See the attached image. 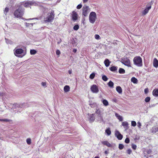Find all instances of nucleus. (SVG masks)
<instances>
[{
    "label": "nucleus",
    "instance_id": "4c0bfd02",
    "mask_svg": "<svg viewBox=\"0 0 158 158\" xmlns=\"http://www.w3.org/2000/svg\"><path fill=\"white\" fill-rule=\"evenodd\" d=\"M5 40L7 44H11L12 43V42L11 41L9 40L6 38H5Z\"/></svg>",
    "mask_w": 158,
    "mask_h": 158
},
{
    "label": "nucleus",
    "instance_id": "4468645a",
    "mask_svg": "<svg viewBox=\"0 0 158 158\" xmlns=\"http://www.w3.org/2000/svg\"><path fill=\"white\" fill-rule=\"evenodd\" d=\"M95 114H89V118L90 122H93L95 120V117L94 115Z\"/></svg>",
    "mask_w": 158,
    "mask_h": 158
},
{
    "label": "nucleus",
    "instance_id": "2eb2a0df",
    "mask_svg": "<svg viewBox=\"0 0 158 158\" xmlns=\"http://www.w3.org/2000/svg\"><path fill=\"white\" fill-rule=\"evenodd\" d=\"M128 123L126 121L123 122L122 123V125L124 127L126 130L128 128Z\"/></svg>",
    "mask_w": 158,
    "mask_h": 158
},
{
    "label": "nucleus",
    "instance_id": "7c9ffc66",
    "mask_svg": "<svg viewBox=\"0 0 158 158\" xmlns=\"http://www.w3.org/2000/svg\"><path fill=\"white\" fill-rule=\"evenodd\" d=\"M108 85L111 87H113V85H114V83H113L111 81H110L108 83Z\"/></svg>",
    "mask_w": 158,
    "mask_h": 158
},
{
    "label": "nucleus",
    "instance_id": "dca6fc26",
    "mask_svg": "<svg viewBox=\"0 0 158 158\" xmlns=\"http://www.w3.org/2000/svg\"><path fill=\"white\" fill-rule=\"evenodd\" d=\"M151 132L154 133L158 131V127L156 126L153 127L151 130Z\"/></svg>",
    "mask_w": 158,
    "mask_h": 158
},
{
    "label": "nucleus",
    "instance_id": "f03ea898",
    "mask_svg": "<svg viewBox=\"0 0 158 158\" xmlns=\"http://www.w3.org/2000/svg\"><path fill=\"white\" fill-rule=\"evenodd\" d=\"M14 53L15 56L20 57H22L25 55L23 50L21 48H15L14 50Z\"/></svg>",
    "mask_w": 158,
    "mask_h": 158
},
{
    "label": "nucleus",
    "instance_id": "6e6552de",
    "mask_svg": "<svg viewBox=\"0 0 158 158\" xmlns=\"http://www.w3.org/2000/svg\"><path fill=\"white\" fill-rule=\"evenodd\" d=\"M121 61L125 65L128 67H131L130 60L127 57H124L122 58L121 60Z\"/></svg>",
    "mask_w": 158,
    "mask_h": 158
},
{
    "label": "nucleus",
    "instance_id": "4d7b16f0",
    "mask_svg": "<svg viewBox=\"0 0 158 158\" xmlns=\"http://www.w3.org/2000/svg\"><path fill=\"white\" fill-rule=\"evenodd\" d=\"M88 0H83V2L84 3L88 1Z\"/></svg>",
    "mask_w": 158,
    "mask_h": 158
},
{
    "label": "nucleus",
    "instance_id": "680f3d73",
    "mask_svg": "<svg viewBox=\"0 0 158 158\" xmlns=\"http://www.w3.org/2000/svg\"><path fill=\"white\" fill-rule=\"evenodd\" d=\"M30 24H31L32 26L33 25V23H30Z\"/></svg>",
    "mask_w": 158,
    "mask_h": 158
},
{
    "label": "nucleus",
    "instance_id": "f3484780",
    "mask_svg": "<svg viewBox=\"0 0 158 158\" xmlns=\"http://www.w3.org/2000/svg\"><path fill=\"white\" fill-rule=\"evenodd\" d=\"M102 143L104 145H105L108 147H111V144L108 141H102Z\"/></svg>",
    "mask_w": 158,
    "mask_h": 158
},
{
    "label": "nucleus",
    "instance_id": "39448f33",
    "mask_svg": "<svg viewBox=\"0 0 158 158\" xmlns=\"http://www.w3.org/2000/svg\"><path fill=\"white\" fill-rule=\"evenodd\" d=\"M95 114H97L96 118L98 121H101L103 120L102 113L99 109H96L95 111Z\"/></svg>",
    "mask_w": 158,
    "mask_h": 158
},
{
    "label": "nucleus",
    "instance_id": "69168bd1",
    "mask_svg": "<svg viewBox=\"0 0 158 158\" xmlns=\"http://www.w3.org/2000/svg\"><path fill=\"white\" fill-rule=\"evenodd\" d=\"M26 26H28V25H27H27H26Z\"/></svg>",
    "mask_w": 158,
    "mask_h": 158
},
{
    "label": "nucleus",
    "instance_id": "13d9d810",
    "mask_svg": "<svg viewBox=\"0 0 158 158\" xmlns=\"http://www.w3.org/2000/svg\"><path fill=\"white\" fill-rule=\"evenodd\" d=\"M108 153V152L107 151H105V154H107Z\"/></svg>",
    "mask_w": 158,
    "mask_h": 158
},
{
    "label": "nucleus",
    "instance_id": "1a4fd4ad",
    "mask_svg": "<svg viewBox=\"0 0 158 158\" xmlns=\"http://www.w3.org/2000/svg\"><path fill=\"white\" fill-rule=\"evenodd\" d=\"M90 90L94 93H98L99 91L98 86L95 85H93L91 86Z\"/></svg>",
    "mask_w": 158,
    "mask_h": 158
},
{
    "label": "nucleus",
    "instance_id": "ddd939ff",
    "mask_svg": "<svg viewBox=\"0 0 158 158\" xmlns=\"http://www.w3.org/2000/svg\"><path fill=\"white\" fill-rule=\"evenodd\" d=\"M78 15L75 11L72 12V18L73 21H76L77 19Z\"/></svg>",
    "mask_w": 158,
    "mask_h": 158
},
{
    "label": "nucleus",
    "instance_id": "f704fd0d",
    "mask_svg": "<svg viewBox=\"0 0 158 158\" xmlns=\"http://www.w3.org/2000/svg\"><path fill=\"white\" fill-rule=\"evenodd\" d=\"M102 79L103 81H107L108 78L106 76L103 75L102 76Z\"/></svg>",
    "mask_w": 158,
    "mask_h": 158
},
{
    "label": "nucleus",
    "instance_id": "3c124183",
    "mask_svg": "<svg viewBox=\"0 0 158 158\" xmlns=\"http://www.w3.org/2000/svg\"><path fill=\"white\" fill-rule=\"evenodd\" d=\"M91 106V107H93L94 106H97V104L96 103H93V104H90Z\"/></svg>",
    "mask_w": 158,
    "mask_h": 158
},
{
    "label": "nucleus",
    "instance_id": "7ed1b4c3",
    "mask_svg": "<svg viewBox=\"0 0 158 158\" xmlns=\"http://www.w3.org/2000/svg\"><path fill=\"white\" fill-rule=\"evenodd\" d=\"M97 19L96 13L94 12H91L89 16V19L90 22L94 23Z\"/></svg>",
    "mask_w": 158,
    "mask_h": 158
},
{
    "label": "nucleus",
    "instance_id": "4be33fe9",
    "mask_svg": "<svg viewBox=\"0 0 158 158\" xmlns=\"http://www.w3.org/2000/svg\"><path fill=\"white\" fill-rule=\"evenodd\" d=\"M152 93L154 96L156 97H158V89L154 90Z\"/></svg>",
    "mask_w": 158,
    "mask_h": 158
},
{
    "label": "nucleus",
    "instance_id": "6e6d98bb",
    "mask_svg": "<svg viewBox=\"0 0 158 158\" xmlns=\"http://www.w3.org/2000/svg\"><path fill=\"white\" fill-rule=\"evenodd\" d=\"M68 73L69 74H71L72 73V70H69L68 71Z\"/></svg>",
    "mask_w": 158,
    "mask_h": 158
},
{
    "label": "nucleus",
    "instance_id": "f8f14e48",
    "mask_svg": "<svg viewBox=\"0 0 158 158\" xmlns=\"http://www.w3.org/2000/svg\"><path fill=\"white\" fill-rule=\"evenodd\" d=\"M151 8V6L150 4L147 5L146 8L142 12V14L143 15H146Z\"/></svg>",
    "mask_w": 158,
    "mask_h": 158
},
{
    "label": "nucleus",
    "instance_id": "bf43d9fd",
    "mask_svg": "<svg viewBox=\"0 0 158 158\" xmlns=\"http://www.w3.org/2000/svg\"><path fill=\"white\" fill-rule=\"evenodd\" d=\"M94 158H99L98 156H95Z\"/></svg>",
    "mask_w": 158,
    "mask_h": 158
},
{
    "label": "nucleus",
    "instance_id": "052dcab7",
    "mask_svg": "<svg viewBox=\"0 0 158 158\" xmlns=\"http://www.w3.org/2000/svg\"><path fill=\"white\" fill-rule=\"evenodd\" d=\"M61 42V41H60V42H58V44H60V43Z\"/></svg>",
    "mask_w": 158,
    "mask_h": 158
},
{
    "label": "nucleus",
    "instance_id": "58836bf2",
    "mask_svg": "<svg viewBox=\"0 0 158 158\" xmlns=\"http://www.w3.org/2000/svg\"><path fill=\"white\" fill-rule=\"evenodd\" d=\"M124 148V146L122 144H119V145L118 148L120 150Z\"/></svg>",
    "mask_w": 158,
    "mask_h": 158
},
{
    "label": "nucleus",
    "instance_id": "cd10ccee",
    "mask_svg": "<svg viewBox=\"0 0 158 158\" xmlns=\"http://www.w3.org/2000/svg\"><path fill=\"white\" fill-rule=\"evenodd\" d=\"M117 67L116 66H113L111 67L110 68V70L112 72H115L117 70Z\"/></svg>",
    "mask_w": 158,
    "mask_h": 158
},
{
    "label": "nucleus",
    "instance_id": "ea45409f",
    "mask_svg": "<svg viewBox=\"0 0 158 158\" xmlns=\"http://www.w3.org/2000/svg\"><path fill=\"white\" fill-rule=\"evenodd\" d=\"M150 100V98L149 97H147L145 99V101L146 102H148Z\"/></svg>",
    "mask_w": 158,
    "mask_h": 158
},
{
    "label": "nucleus",
    "instance_id": "423d86ee",
    "mask_svg": "<svg viewBox=\"0 0 158 158\" xmlns=\"http://www.w3.org/2000/svg\"><path fill=\"white\" fill-rule=\"evenodd\" d=\"M48 16L45 18L44 21L45 22H49L52 20L54 17V12H52L48 15Z\"/></svg>",
    "mask_w": 158,
    "mask_h": 158
},
{
    "label": "nucleus",
    "instance_id": "09e8293b",
    "mask_svg": "<svg viewBox=\"0 0 158 158\" xmlns=\"http://www.w3.org/2000/svg\"><path fill=\"white\" fill-rule=\"evenodd\" d=\"M127 152L128 154H130L131 153L132 151L130 149H128L127 151Z\"/></svg>",
    "mask_w": 158,
    "mask_h": 158
},
{
    "label": "nucleus",
    "instance_id": "0e129e2a",
    "mask_svg": "<svg viewBox=\"0 0 158 158\" xmlns=\"http://www.w3.org/2000/svg\"><path fill=\"white\" fill-rule=\"evenodd\" d=\"M18 106H19V105H17V107H18Z\"/></svg>",
    "mask_w": 158,
    "mask_h": 158
},
{
    "label": "nucleus",
    "instance_id": "de8ad7c7",
    "mask_svg": "<svg viewBox=\"0 0 158 158\" xmlns=\"http://www.w3.org/2000/svg\"><path fill=\"white\" fill-rule=\"evenodd\" d=\"M95 38L97 40L99 39L100 37L99 35H95Z\"/></svg>",
    "mask_w": 158,
    "mask_h": 158
},
{
    "label": "nucleus",
    "instance_id": "0eeeda50",
    "mask_svg": "<svg viewBox=\"0 0 158 158\" xmlns=\"http://www.w3.org/2000/svg\"><path fill=\"white\" fill-rule=\"evenodd\" d=\"M82 14L84 17L87 16L88 13L89 12L90 10L89 7L87 6H84L82 8Z\"/></svg>",
    "mask_w": 158,
    "mask_h": 158
},
{
    "label": "nucleus",
    "instance_id": "a19ab883",
    "mask_svg": "<svg viewBox=\"0 0 158 158\" xmlns=\"http://www.w3.org/2000/svg\"><path fill=\"white\" fill-rule=\"evenodd\" d=\"M41 85L44 87H46V82H42L41 83Z\"/></svg>",
    "mask_w": 158,
    "mask_h": 158
},
{
    "label": "nucleus",
    "instance_id": "a211bd4d",
    "mask_svg": "<svg viewBox=\"0 0 158 158\" xmlns=\"http://www.w3.org/2000/svg\"><path fill=\"white\" fill-rule=\"evenodd\" d=\"M153 65L156 68H157L158 67V60L156 58L154 59L153 60Z\"/></svg>",
    "mask_w": 158,
    "mask_h": 158
},
{
    "label": "nucleus",
    "instance_id": "9b49d317",
    "mask_svg": "<svg viewBox=\"0 0 158 158\" xmlns=\"http://www.w3.org/2000/svg\"><path fill=\"white\" fill-rule=\"evenodd\" d=\"M115 135L118 140H121L122 139L123 136L118 130H116L115 131Z\"/></svg>",
    "mask_w": 158,
    "mask_h": 158
},
{
    "label": "nucleus",
    "instance_id": "e433bc0d",
    "mask_svg": "<svg viewBox=\"0 0 158 158\" xmlns=\"http://www.w3.org/2000/svg\"><path fill=\"white\" fill-rule=\"evenodd\" d=\"M136 123L135 121H132L131 123V125L133 127H135L136 126Z\"/></svg>",
    "mask_w": 158,
    "mask_h": 158
},
{
    "label": "nucleus",
    "instance_id": "864d4df0",
    "mask_svg": "<svg viewBox=\"0 0 158 158\" xmlns=\"http://www.w3.org/2000/svg\"><path fill=\"white\" fill-rule=\"evenodd\" d=\"M144 92L145 94H147L148 92V88H146L144 89Z\"/></svg>",
    "mask_w": 158,
    "mask_h": 158
},
{
    "label": "nucleus",
    "instance_id": "8fccbe9b",
    "mask_svg": "<svg viewBox=\"0 0 158 158\" xmlns=\"http://www.w3.org/2000/svg\"><path fill=\"white\" fill-rule=\"evenodd\" d=\"M56 53L57 55H59L60 54V51L59 50H57L56 51Z\"/></svg>",
    "mask_w": 158,
    "mask_h": 158
},
{
    "label": "nucleus",
    "instance_id": "6ab92c4d",
    "mask_svg": "<svg viewBox=\"0 0 158 158\" xmlns=\"http://www.w3.org/2000/svg\"><path fill=\"white\" fill-rule=\"evenodd\" d=\"M115 116L120 121H122L123 120V117L117 113H115Z\"/></svg>",
    "mask_w": 158,
    "mask_h": 158
},
{
    "label": "nucleus",
    "instance_id": "5701e85b",
    "mask_svg": "<svg viewBox=\"0 0 158 158\" xmlns=\"http://www.w3.org/2000/svg\"><path fill=\"white\" fill-rule=\"evenodd\" d=\"M70 89L69 86L66 85L64 87V89L65 92H67L70 90Z\"/></svg>",
    "mask_w": 158,
    "mask_h": 158
},
{
    "label": "nucleus",
    "instance_id": "e2e57ef3",
    "mask_svg": "<svg viewBox=\"0 0 158 158\" xmlns=\"http://www.w3.org/2000/svg\"><path fill=\"white\" fill-rule=\"evenodd\" d=\"M26 24H29V23H26Z\"/></svg>",
    "mask_w": 158,
    "mask_h": 158
},
{
    "label": "nucleus",
    "instance_id": "473e14b6",
    "mask_svg": "<svg viewBox=\"0 0 158 158\" xmlns=\"http://www.w3.org/2000/svg\"><path fill=\"white\" fill-rule=\"evenodd\" d=\"M79 27L78 25H75L73 27V29L75 31H77L79 29Z\"/></svg>",
    "mask_w": 158,
    "mask_h": 158
},
{
    "label": "nucleus",
    "instance_id": "f257e3e1",
    "mask_svg": "<svg viewBox=\"0 0 158 158\" xmlns=\"http://www.w3.org/2000/svg\"><path fill=\"white\" fill-rule=\"evenodd\" d=\"M134 64L136 66L140 67L143 66L142 60L139 56L135 57L133 60Z\"/></svg>",
    "mask_w": 158,
    "mask_h": 158
},
{
    "label": "nucleus",
    "instance_id": "9d476101",
    "mask_svg": "<svg viewBox=\"0 0 158 158\" xmlns=\"http://www.w3.org/2000/svg\"><path fill=\"white\" fill-rule=\"evenodd\" d=\"M36 3L33 1H29L25 2L24 4V6L25 7H27L30 6L31 5H35L36 6Z\"/></svg>",
    "mask_w": 158,
    "mask_h": 158
},
{
    "label": "nucleus",
    "instance_id": "c03bdc74",
    "mask_svg": "<svg viewBox=\"0 0 158 158\" xmlns=\"http://www.w3.org/2000/svg\"><path fill=\"white\" fill-rule=\"evenodd\" d=\"M82 5L81 4L78 5L77 7V9H80L82 7Z\"/></svg>",
    "mask_w": 158,
    "mask_h": 158
},
{
    "label": "nucleus",
    "instance_id": "603ef678",
    "mask_svg": "<svg viewBox=\"0 0 158 158\" xmlns=\"http://www.w3.org/2000/svg\"><path fill=\"white\" fill-rule=\"evenodd\" d=\"M151 152L152 151L150 149L147 150V152L148 154H150Z\"/></svg>",
    "mask_w": 158,
    "mask_h": 158
},
{
    "label": "nucleus",
    "instance_id": "c85d7f7f",
    "mask_svg": "<svg viewBox=\"0 0 158 158\" xmlns=\"http://www.w3.org/2000/svg\"><path fill=\"white\" fill-rule=\"evenodd\" d=\"M37 52L34 49H31L30 50V53L31 55H35Z\"/></svg>",
    "mask_w": 158,
    "mask_h": 158
},
{
    "label": "nucleus",
    "instance_id": "49530a36",
    "mask_svg": "<svg viewBox=\"0 0 158 158\" xmlns=\"http://www.w3.org/2000/svg\"><path fill=\"white\" fill-rule=\"evenodd\" d=\"M138 126L139 128L140 129L141 128V124L140 122H138L137 123Z\"/></svg>",
    "mask_w": 158,
    "mask_h": 158
},
{
    "label": "nucleus",
    "instance_id": "72a5a7b5",
    "mask_svg": "<svg viewBox=\"0 0 158 158\" xmlns=\"http://www.w3.org/2000/svg\"><path fill=\"white\" fill-rule=\"evenodd\" d=\"M9 10V9L7 8L6 7L5 9L4 10V12L5 15H6L7 13L8 12Z\"/></svg>",
    "mask_w": 158,
    "mask_h": 158
},
{
    "label": "nucleus",
    "instance_id": "37998d69",
    "mask_svg": "<svg viewBox=\"0 0 158 158\" xmlns=\"http://www.w3.org/2000/svg\"><path fill=\"white\" fill-rule=\"evenodd\" d=\"M132 148L133 149L135 150L137 146L136 145L133 144L132 145Z\"/></svg>",
    "mask_w": 158,
    "mask_h": 158
},
{
    "label": "nucleus",
    "instance_id": "aec40b11",
    "mask_svg": "<svg viewBox=\"0 0 158 158\" xmlns=\"http://www.w3.org/2000/svg\"><path fill=\"white\" fill-rule=\"evenodd\" d=\"M110 63V62L108 59H105L104 61V63L105 66L107 67L109 66Z\"/></svg>",
    "mask_w": 158,
    "mask_h": 158
},
{
    "label": "nucleus",
    "instance_id": "bb28decb",
    "mask_svg": "<svg viewBox=\"0 0 158 158\" xmlns=\"http://www.w3.org/2000/svg\"><path fill=\"white\" fill-rule=\"evenodd\" d=\"M0 121L10 123L11 122H12V120L8 119H0Z\"/></svg>",
    "mask_w": 158,
    "mask_h": 158
},
{
    "label": "nucleus",
    "instance_id": "5fc2aeb1",
    "mask_svg": "<svg viewBox=\"0 0 158 158\" xmlns=\"http://www.w3.org/2000/svg\"><path fill=\"white\" fill-rule=\"evenodd\" d=\"M77 51V49H74L73 50V52L76 53Z\"/></svg>",
    "mask_w": 158,
    "mask_h": 158
},
{
    "label": "nucleus",
    "instance_id": "c9c22d12",
    "mask_svg": "<svg viewBox=\"0 0 158 158\" xmlns=\"http://www.w3.org/2000/svg\"><path fill=\"white\" fill-rule=\"evenodd\" d=\"M26 142L28 144H30L31 143V139L30 138L27 139L26 140Z\"/></svg>",
    "mask_w": 158,
    "mask_h": 158
},
{
    "label": "nucleus",
    "instance_id": "393cba45",
    "mask_svg": "<svg viewBox=\"0 0 158 158\" xmlns=\"http://www.w3.org/2000/svg\"><path fill=\"white\" fill-rule=\"evenodd\" d=\"M105 133H106L108 135H109L111 134V131L110 128H108L105 130Z\"/></svg>",
    "mask_w": 158,
    "mask_h": 158
},
{
    "label": "nucleus",
    "instance_id": "c756f323",
    "mask_svg": "<svg viewBox=\"0 0 158 158\" xmlns=\"http://www.w3.org/2000/svg\"><path fill=\"white\" fill-rule=\"evenodd\" d=\"M119 73H120L123 74L125 73V71L123 69L120 68L119 70Z\"/></svg>",
    "mask_w": 158,
    "mask_h": 158
},
{
    "label": "nucleus",
    "instance_id": "79ce46f5",
    "mask_svg": "<svg viewBox=\"0 0 158 158\" xmlns=\"http://www.w3.org/2000/svg\"><path fill=\"white\" fill-rule=\"evenodd\" d=\"M125 142L126 143H129L130 142L129 139L128 138H126L125 140Z\"/></svg>",
    "mask_w": 158,
    "mask_h": 158
},
{
    "label": "nucleus",
    "instance_id": "20e7f679",
    "mask_svg": "<svg viewBox=\"0 0 158 158\" xmlns=\"http://www.w3.org/2000/svg\"><path fill=\"white\" fill-rule=\"evenodd\" d=\"M23 14V11L19 8L16 10L14 13L15 16L17 18H21Z\"/></svg>",
    "mask_w": 158,
    "mask_h": 158
},
{
    "label": "nucleus",
    "instance_id": "a18cd8bd",
    "mask_svg": "<svg viewBox=\"0 0 158 158\" xmlns=\"http://www.w3.org/2000/svg\"><path fill=\"white\" fill-rule=\"evenodd\" d=\"M22 19L24 20H31L34 19H37V18H32V19L30 18V19H25L24 18H22Z\"/></svg>",
    "mask_w": 158,
    "mask_h": 158
},
{
    "label": "nucleus",
    "instance_id": "412c9836",
    "mask_svg": "<svg viewBox=\"0 0 158 158\" xmlns=\"http://www.w3.org/2000/svg\"><path fill=\"white\" fill-rule=\"evenodd\" d=\"M131 81L134 84H137L138 83V81L137 79L135 77H132L131 79Z\"/></svg>",
    "mask_w": 158,
    "mask_h": 158
},
{
    "label": "nucleus",
    "instance_id": "b1692460",
    "mask_svg": "<svg viewBox=\"0 0 158 158\" xmlns=\"http://www.w3.org/2000/svg\"><path fill=\"white\" fill-rule=\"evenodd\" d=\"M116 91L120 94H121L122 93V90L121 88L119 86H118L116 87Z\"/></svg>",
    "mask_w": 158,
    "mask_h": 158
},
{
    "label": "nucleus",
    "instance_id": "a878e982",
    "mask_svg": "<svg viewBox=\"0 0 158 158\" xmlns=\"http://www.w3.org/2000/svg\"><path fill=\"white\" fill-rule=\"evenodd\" d=\"M104 105L105 106H107L108 105L109 103L107 101L106 99H104L102 101Z\"/></svg>",
    "mask_w": 158,
    "mask_h": 158
},
{
    "label": "nucleus",
    "instance_id": "2f4dec72",
    "mask_svg": "<svg viewBox=\"0 0 158 158\" xmlns=\"http://www.w3.org/2000/svg\"><path fill=\"white\" fill-rule=\"evenodd\" d=\"M95 76V74L94 73H92L89 76V78L91 79H93Z\"/></svg>",
    "mask_w": 158,
    "mask_h": 158
}]
</instances>
